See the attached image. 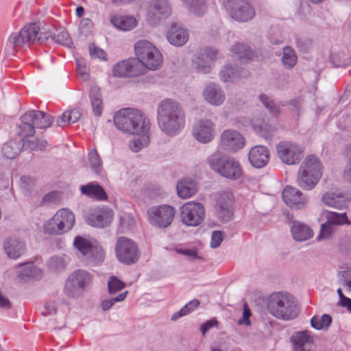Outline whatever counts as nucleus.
Segmentation results:
<instances>
[{"mask_svg": "<svg viewBox=\"0 0 351 351\" xmlns=\"http://www.w3.org/2000/svg\"><path fill=\"white\" fill-rule=\"evenodd\" d=\"M158 123L168 136L178 134L185 126V113L179 103L171 99L162 100L157 109Z\"/></svg>", "mask_w": 351, "mask_h": 351, "instance_id": "f257e3e1", "label": "nucleus"}, {"mask_svg": "<svg viewBox=\"0 0 351 351\" xmlns=\"http://www.w3.org/2000/svg\"><path fill=\"white\" fill-rule=\"evenodd\" d=\"M114 123L118 130L133 135L148 132L150 128L149 121L144 114L140 110L130 108L117 112Z\"/></svg>", "mask_w": 351, "mask_h": 351, "instance_id": "f03ea898", "label": "nucleus"}, {"mask_svg": "<svg viewBox=\"0 0 351 351\" xmlns=\"http://www.w3.org/2000/svg\"><path fill=\"white\" fill-rule=\"evenodd\" d=\"M48 38L49 34L40 32L38 24L32 23L24 27L19 32L12 33L8 39L5 49L18 50L23 47H29L34 43L43 44Z\"/></svg>", "mask_w": 351, "mask_h": 351, "instance_id": "7ed1b4c3", "label": "nucleus"}, {"mask_svg": "<svg viewBox=\"0 0 351 351\" xmlns=\"http://www.w3.org/2000/svg\"><path fill=\"white\" fill-rule=\"evenodd\" d=\"M267 308L274 317L285 320L295 318L299 313L294 298L280 293H274L270 295L267 301Z\"/></svg>", "mask_w": 351, "mask_h": 351, "instance_id": "20e7f679", "label": "nucleus"}, {"mask_svg": "<svg viewBox=\"0 0 351 351\" xmlns=\"http://www.w3.org/2000/svg\"><path fill=\"white\" fill-rule=\"evenodd\" d=\"M54 121L53 117L40 110H29L21 117L17 134L22 138L32 136L35 134V128L46 129Z\"/></svg>", "mask_w": 351, "mask_h": 351, "instance_id": "39448f33", "label": "nucleus"}, {"mask_svg": "<svg viewBox=\"0 0 351 351\" xmlns=\"http://www.w3.org/2000/svg\"><path fill=\"white\" fill-rule=\"evenodd\" d=\"M322 174L319 159L313 155L308 156L300 166L297 178L299 186L311 190L317 184Z\"/></svg>", "mask_w": 351, "mask_h": 351, "instance_id": "423d86ee", "label": "nucleus"}, {"mask_svg": "<svg viewBox=\"0 0 351 351\" xmlns=\"http://www.w3.org/2000/svg\"><path fill=\"white\" fill-rule=\"evenodd\" d=\"M212 170L230 180L240 178L242 169L238 161L233 158L215 152L207 160Z\"/></svg>", "mask_w": 351, "mask_h": 351, "instance_id": "0eeeda50", "label": "nucleus"}, {"mask_svg": "<svg viewBox=\"0 0 351 351\" xmlns=\"http://www.w3.org/2000/svg\"><path fill=\"white\" fill-rule=\"evenodd\" d=\"M136 60H139L144 66V73L147 69L157 70L162 63V56L160 51L147 40H139L134 45Z\"/></svg>", "mask_w": 351, "mask_h": 351, "instance_id": "6e6552de", "label": "nucleus"}, {"mask_svg": "<svg viewBox=\"0 0 351 351\" xmlns=\"http://www.w3.org/2000/svg\"><path fill=\"white\" fill-rule=\"evenodd\" d=\"M223 6L234 20L245 23L252 20L256 11L248 0H224Z\"/></svg>", "mask_w": 351, "mask_h": 351, "instance_id": "1a4fd4ad", "label": "nucleus"}, {"mask_svg": "<svg viewBox=\"0 0 351 351\" xmlns=\"http://www.w3.org/2000/svg\"><path fill=\"white\" fill-rule=\"evenodd\" d=\"M92 278L87 271L79 269L71 274L64 286V293L69 298H77L91 283Z\"/></svg>", "mask_w": 351, "mask_h": 351, "instance_id": "9d476101", "label": "nucleus"}, {"mask_svg": "<svg viewBox=\"0 0 351 351\" xmlns=\"http://www.w3.org/2000/svg\"><path fill=\"white\" fill-rule=\"evenodd\" d=\"M115 251L119 261L127 265L136 263L140 257L137 245L126 237L118 239Z\"/></svg>", "mask_w": 351, "mask_h": 351, "instance_id": "9b49d317", "label": "nucleus"}, {"mask_svg": "<svg viewBox=\"0 0 351 351\" xmlns=\"http://www.w3.org/2000/svg\"><path fill=\"white\" fill-rule=\"evenodd\" d=\"M182 222L189 226H197L205 218V208L199 202L191 201L180 207Z\"/></svg>", "mask_w": 351, "mask_h": 351, "instance_id": "f8f14e48", "label": "nucleus"}, {"mask_svg": "<svg viewBox=\"0 0 351 351\" xmlns=\"http://www.w3.org/2000/svg\"><path fill=\"white\" fill-rule=\"evenodd\" d=\"M279 158L288 165L298 164L304 156L303 148L291 141H282L276 145Z\"/></svg>", "mask_w": 351, "mask_h": 351, "instance_id": "ddd939ff", "label": "nucleus"}, {"mask_svg": "<svg viewBox=\"0 0 351 351\" xmlns=\"http://www.w3.org/2000/svg\"><path fill=\"white\" fill-rule=\"evenodd\" d=\"M176 210L173 206L161 205L153 206L147 210L150 223L158 228L169 226L175 217Z\"/></svg>", "mask_w": 351, "mask_h": 351, "instance_id": "4468645a", "label": "nucleus"}, {"mask_svg": "<svg viewBox=\"0 0 351 351\" xmlns=\"http://www.w3.org/2000/svg\"><path fill=\"white\" fill-rule=\"evenodd\" d=\"M171 14V5L167 0H152L147 10V21L152 25L159 23Z\"/></svg>", "mask_w": 351, "mask_h": 351, "instance_id": "2eb2a0df", "label": "nucleus"}, {"mask_svg": "<svg viewBox=\"0 0 351 351\" xmlns=\"http://www.w3.org/2000/svg\"><path fill=\"white\" fill-rule=\"evenodd\" d=\"M113 73L119 77L138 76L144 73V66L135 58H129L117 63L113 67Z\"/></svg>", "mask_w": 351, "mask_h": 351, "instance_id": "dca6fc26", "label": "nucleus"}, {"mask_svg": "<svg viewBox=\"0 0 351 351\" xmlns=\"http://www.w3.org/2000/svg\"><path fill=\"white\" fill-rule=\"evenodd\" d=\"M234 195L230 191L219 193L216 202V215L223 222H228L233 217Z\"/></svg>", "mask_w": 351, "mask_h": 351, "instance_id": "f3484780", "label": "nucleus"}, {"mask_svg": "<svg viewBox=\"0 0 351 351\" xmlns=\"http://www.w3.org/2000/svg\"><path fill=\"white\" fill-rule=\"evenodd\" d=\"M193 135L198 142L208 143L216 135L215 124L208 119H199L193 126Z\"/></svg>", "mask_w": 351, "mask_h": 351, "instance_id": "a211bd4d", "label": "nucleus"}, {"mask_svg": "<svg viewBox=\"0 0 351 351\" xmlns=\"http://www.w3.org/2000/svg\"><path fill=\"white\" fill-rule=\"evenodd\" d=\"M245 143V138L237 130H226L220 136V147L226 152H236L241 149Z\"/></svg>", "mask_w": 351, "mask_h": 351, "instance_id": "6ab92c4d", "label": "nucleus"}, {"mask_svg": "<svg viewBox=\"0 0 351 351\" xmlns=\"http://www.w3.org/2000/svg\"><path fill=\"white\" fill-rule=\"evenodd\" d=\"M285 203L291 208L301 209L307 202V197L297 188L287 186L282 192Z\"/></svg>", "mask_w": 351, "mask_h": 351, "instance_id": "aec40b11", "label": "nucleus"}, {"mask_svg": "<svg viewBox=\"0 0 351 351\" xmlns=\"http://www.w3.org/2000/svg\"><path fill=\"white\" fill-rule=\"evenodd\" d=\"M113 211L106 207L95 209L86 217L88 224L96 228H104L111 223Z\"/></svg>", "mask_w": 351, "mask_h": 351, "instance_id": "412c9836", "label": "nucleus"}, {"mask_svg": "<svg viewBox=\"0 0 351 351\" xmlns=\"http://www.w3.org/2000/svg\"><path fill=\"white\" fill-rule=\"evenodd\" d=\"M323 202L337 209L346 208L351 201V193L342 192H326L322 196Z\"/></svg>", "mask_w": 351, "mask_h": 351, "instance_id": "4be33fe9", "label": "nucleus"}, {"mask_svg": "<svg viewBox=\"0 0 351 351\" xmlns=\"http://www.w3.org/2000/svg\"><path fill=\"white\" fill-rule=\"evenodd\" d=\"M291 341L293 343L294 351H311L314 339L308 330L295 332Z\"/></svg>", "mask_w": 351, "mask_h": 351, "instance_id": "5701e85b", "label": "nucleus"}, {"mask_svg": "<svg viewBox=\"0 0 351 351\" xmlns=\"http://www.w3.org/2000/svg\"><path fill=\"white\" fill-rule=\"evenodd\" d=\"M248 158L252 166L262 168L269 162V152L265 146L256 145L250 150Z\"/></svg>", "mask_w": 351, "mask_h": 351, "instance_id": "b1692460", "label": "nucleus"}, {"mask_svg": "<svg viewBox=\"0 0 351 351\" xmlns=\"http://www.w3.org/2000/svg\"><path fill=\"white\" fill-rule=\"evenodd\" d=\"M166 37L168 41L175 46L184 45L189 39V33L186 29L179 24H173L168 29Z\"/></svg>", "mask_w": 351, "mask_h": 351, "instance_id": "393cba45", "label": "nucleus"}, {"mask_svg": "<svg viewBox=\"0 0 351 351\" xmlns=\"http://www.w3.org/2000/svg\"><path fill=\"white\" fill-rule=\"evenodd\" d=\"M204 97L209 104L214 106H220L225 100L223 91L218 86L213 83L208 84L204 88Z\"/></svg>", "mask_w": 351, "mask_h": 351, "instance_id": "a878e982", "label": "nucleus"}, {"mask_svg": "<svg viewBox=\"0 0 351 351\" xmlns=\"http://www.w3.org/2000/svg\"><path fill=\"white\" fill-rule=\"evenodd\" d=\"M252 125L256 133L265 139L271 138L278 130L276 125L269 124L263 119L252 121Z\"/></svg>", "mask_w": 351, "mask_h": 351, "instance_id": "bb28decb", "label": "nucleus"}, {"mask_svg": "<svg viewBox=\"0 0 351 351\" xmlns=\"http://www.w3.org/2000/svg\"><path fill=\"white\" fill-rule=\"evenodd\" d=\"M4 250L11 258H18L25 252V244L16 238H9L4 243Z\"/></svg>", "mask_w": 351, "mask_h": 351, "instance_id": "cd10ccee", "label": "nucleus"}, {"mask_svg": "<svg viewBox=\"0 0 351 351\" xmlns=\"http://www.w3.org/2000/svg\"><path fill=\"white\" fill-rule=\"evenodd\" d=\"M80 191L84 195L99 200H106L108 198L104 189L96 182L82 185L80 186Z\"/></svg>", "mask_w": 351, "mask_h": 351, "instance_id": "c85d7f7f", "label": "nucleus"}, {"mask_svg": "<svg viewBox=\"0 0 351 351\" xmlns=\"http://www.w3.org/2000/svg\"><path fill=\"white\" fill-rule=\"evenodd\" d=\"M291 232L293 239L298 241H306L313 236V230L306 224L294 221L291 228Z\"/></svg>", "mask_w": 351, "mask_h": 351, "instance_id": "c756f323", "label": "nucleus"}, {"mask_svg": "<svg viewBox=\"0 0 351 351\" xmlns=\"http://www.w3.org/2000/svg\"><path fill=\"white\" fill-rule=\"evenodd\" d=\"M197 191L196 183L191 179H183L177 184V193L179 197L187 199Z\"/></svg>", "mask_w": 351, "mask_h": 351, "instance_id": "7c9ffc66", "label": "nucleus"}, {"mask_svg": "<svg viewBox=\"0 0 351 351\" xmlns=\"http://www.w3.org/2000/svg\"><path fill=\"white\" fill-rule=\"evenodd\" d=\"M112 24L122 31H130L137 25L136 19L131 16H114L111 19Z\"/></svg>", "mask_w": 351, "mask_h": 351, "instance_id": "2f4dec72", "label": "nucleus"}, {"mask_svg": "<svg viewBox=\"0 0 351 351\" xmlns=\"http://www.w3.org/2000/svg\"><path fill=\"white\" fill-rule=\"evenodd\" d=\"M321 219L326 220L328 223L334 226L350 223L346 213H338L336 212L323 210L321 213Z\"/></svg>", "mask_w": 351, "mask_h": 351, "instance_id": "473e14b6", "label": "nucleus"}, {"mask_svg": "<svg viewBox=\"0 0 351 351\" xmlns=\"http://www.w3.org/2000/svg\"><path fill=\"white\" fill-rule=\"evenodd\" d=\"M104 258L105 254L101 246L95 243L82 260L91 265H97L104 261Z\"/></svg>", "mask_w": 351, "mask_h": 351, "instance_id": "72a5a7b5", "label": "nucleus"}, {"mask_svg": "<svg viewBox=\"0 0 351 351\" xmlns=\"http://www.w3.org/2000/svg\"><path fill=\"white\" fill-rule=\"evenodd\" d=\"M56 218L59 220L62 228L68 232L73 227L75 223V215L68 208L60 209L56 213Z\"/></svg>", "mask_w": 351, "mask_h": 351, "instance_id": "f704fd0d", "label": "nucleus"}, {"mask_svg": "<svg viewBox=\"0 0 351 351\" xmlns=\"http://www.w3.org/2000/svg\"><path fill=\"white\" fill-rule=\"evenodd\" d=\"M23 146L22 141L11 140L3 145L2 153L6 158L14 159L21 152Z\"/></svg>", "mask_w": 351, "mask_h": 351, "instance_id": "c9c22d12", "label": "nucleus"}, {"mask_svg": "<svg viewBox=\"0 0 351 351\" xmlns=\"http://www.w3.org/2000/svg\"><path fill=\"white\" fill-rule=\"evenodd\" d=\"M19 267L21 268L18 271L17 276L19 278L24 280L28 278L38 279L42 276L41 270L32 264H20Z\"/></svg>", "mask_w": 351, "mask_h": 351, "instance_id": "e433bc0d", "label": "nucleus"}, {"mask_svg": "<svg viewBox=\"0 0 351 351\" xmlns=\"http://www.w3.org/2000/svg\"><path fill=\"white\" fill-rule=\"evenodd\" d=\"M90 99L95 115L100 116L103 111L102 100L100 90L98 88L94 87L90 93Z\"/></svg>", "mask_w": 351, "mask_h": 351, "instance_id": "4c0bfd02", "label": "nucleus"}, {"mask_svg": "<svg viewBox=\"0 0 351 351\" xmlns=\"http://www.w3.org/2000/svg\"><path fill=\"white\" fill-rule=\"evenodd\" d=\"M44 230L45 233L52 235H59L66 232L64 228H62L56 214L44 224Z\"/></svg>", "mask_w": 351, "mask_h": 351, "instance_id": "58836bf2", "label": "nucleus"}, {"mask_svg": "<svg viewBox=\"0 0 351 351\" xmlns=\"http://www.w3.org/2000/svg\"><path fill=\"white\" fill-rule=\"evenodd\" d=\"M188 10L197 15H203L207 10L206 0H184L183 1Z\"/></svg>", "mask_w": 351, "mask_h": 351, "instance_id": "ea45409f", "label": "nucleus"}, {"mask_svg": "<svg viewBox=\"0 0 351 351\" xmlns=\"http://www.w3.org/2000/svg\"><path fill=\"white\" fill-rule=\"evenodd\" d=\"M232 53L240 60H243L244 58L246 59H252L253 57V51L251 49L245 44L243 43H237L234 44L231 47Z\"/></svg>", "mask_w": 351, "mask_h": 351, "instance_id": "a19ab883", "label": "nucleus"}, {"mask_svg": "<svg viewBox=\"0 0 351 351\" xmlns=\"http://www.w3.org/2000/svg\"><path fill=\"white\" fill-rule=\"evenodd\" d=\"M95 244L80 236L76 237L73 242V246L80 254V257L82 259L91 250Z\"/></svg>", "mask_w": 351, "mask_h": 351, "instance_id": "79ce46f5", "label": "nucleus"}, {"mask_svg": "<svg viewBox=\"0 0 351 351\" xmlns=\"http://www.w3.org/2000/svg\"><path fill=\"white\" fill-rule=\"evenodd\" d=\"M282 62L287 69H291L295 65L297 56L295 51L291 47L287 46L283 48Z\"/></svg>", "mask_w": 351, "mask_h": 351, "instance_id": "37998d69", "label": "nucleus"}, {"mask_svg": "<svg viewBox=\"0 0 351 351\" xmlns=\"http://www.w3.org/2000/svg\"><path fill=\"white\" fill-rule=\"evenodd\" d=\"M66 265L67 261L65 256H53L47 261L48 269L55 273L64 271Z\"/></svg>", "mask_w": 351, "mask_h": 351, "instance_id": "c03bdc74", "label": "nucleus"}, {"mask_svg": "<svg viewBox=\"0 0 351 351\" xmlns=\"http://www.w3.org/2000/svg\"><path fill=\"white\" fill-rule=\"evenodd\" d=\"M133 140L130 141V148L134 152H138L144 147L148 145L149 143V137L148 132H142L140 135H136Z\"/></svg>", "mask_w": 351, "mask_h": 351, "instance_id": "a18cd8bd", "label": "nucleus"}, {"mask_svg": "<svg viewBox=\"0 0 351 351\" xmlns=\"http://www.w3.org/2000/svg\"><path fill=\"white\" fill-rule=\"evenodd\" d=\"M219 75L221 80L224 82H232L234 80L241 76L238 68L233 67L229 64L224 65Z\"/></svg>", "mask_w": 351, "mask_h": 351, "instance_id": "49530a36", "label": "nucleus"}, {"mask_svg": "<svg viewBox=\"0 0 351 351\" xmlns=\"http://www.w3.org/2000/svg\"><path fill=\"white\" fill-rule=\"evenodd\" d=\"M260 101L264 107L274 117H278L281 113L279 106L274 99L265 94H261L258 97Z\"/></svg>", "mask_w": 351, "mask_h": 351, "instance_id": "de8ad7c7", "label": "nucleus"}, {"mask_svg": "<svg viewBox=\"0 0 351 351\" xmlns=\"http://www.w3.org/2000/svg\"><path fill=\"white\" fill-rule=\"evenodd\" d=\"M332 322V317L328 314H324L321 317L314 316L311 319V325L317 330L327 329Z\"/></svg>", "mask_w": 351, "mask_h": 351, "instance_id": "09e8293b", "label": "nucleus"}, {"mask_svg": "<svg viewBox=\"0 0 351 351\" xmlns=\"http://www.w3.org/2000/svg\"><path fill=\"white\" fill-rule=\"evenodd\" d=\"M199 305V301L198 300H193L186 304L183 308L179 311L175 313L172 317L171 320H177L180 317L188 315L193 311H194Z\"/></svg>", "mask_w": 351, "mask_h": 351, "instance_id": "8fccbe9b", "label": "nucleus"}, {"mask_svg": "<svg viewBox=\"0 0 351 351\" xmlns=\"http://www.w3.org/2000/svg\"><path fill=\"white\" fill-rule=\"evenodd\" d=\"M88 160L93 171L96 173H100L102 169V162L96 149H93L88 153Z\"/></svg>", "mask_w": 351, "mask_h": 351, "instance_id": "3c124183", "label": "nucleus"}, {"mask_svg": "<svg viewBox=\"0 0 351 351\" xmlns=\"http://www.w3.org/2000/svg\"><path fill=\"white\" fill-rule=\"evenodd\" d=\"M51 38L52 40L56 43L64 46L69 47L72 45V40L69 33L64 29L60 30L57 34H54L53 36H51Z\"/></svg>", "mask_w": 351, "mask_h": 351, "instance_id": "603ef678", "label": "nucleus"}, {"mask_svg": "<svg viewBox=\"0 0 351 351\" xmlns=\"http://www.w3.org/2000/svg\"><path fill=\"white\" fill-rule=\"evenodd\" d=\"M125 284L115 276H111L108 282V289L110 295H113L125 288Z\"/></svg>", "mask_w": 351, "mask_h": 351, "instance_id": "864d4df0", "label": "nucleus"}, {"mask_svg": "<svg viewBox=\"0 0 351 351\" xmlns=\"http://www.w3.org/2000/svg\"><path fill=\"white\" fill-rule=\"evenodd\" d=\"M128 293V291L119 293L117 296L110 299L104 300L101 304V308L104 311L109 310L116 302L123 301Z\"/></svg>", "mask_w": 351, "mask_h": 351, "instance_id": "5fc2aeb1", "label": "nucleus"}, {"mask_svg": "<svg viewBox=\"0 0 351 351\" xmlns=\"http://www.w3.org/2000/svg\"><path fill=\"white\" fill-rule=\"evenodd\" d=\"M334 226L328 223L326 221L322 224L320 234L318 236L317 239L319 240L323 239H328L331 234L334 232Z\"/></svg>", "mask_w": 351, "mask_h": 351, "instance_id": "6e6d98bb", "label": "nucleus"}, {"mask_svg": "<svg viewBox=\"0 0 351 351\" xmlns=\"http://www.w3.org/2000/svg\"><path fill=\"white\" fill-rule=\"evenodd\" d=\"M303 103V98L297 97L289 101L288 104L293 107L294 112L297 116H299L302 111Z\"/></svg>", "mask_w": 351, "mask_h": 351, "instance_id": "4d7b16f0", "label": "nucleus"}, {"mask_svg": "<svg viewBox=\"0 0 351 351\" xmlns=\"http://www.w3.org/2000/svg\"><path fill=\"white\" fill-rule=\"evenodd\" d=\"M27 145L32 150H43L47 147V142L45 140L35 139L27 141Z\"/></svg>", "mask_w": 351, "mask_h": 351, "instance_id": "13d9d810", "label": "nucleus"}, {"mask_svg": "<svg viewBox=\"0 0 351 351\" xmlns=\"http://www.w3.org/2000/svg\"><path fill=\"white\" fill-rule=\"evenodd\" d=\"M195 64L199 71L204 73H208L210 71V66L208 61H204V58L200 56L195 60Z\"/></svg>", "mask_w": 351, "mask_h": 351, "instance_id": "bf43d9fd", "label": "nucleus"}, {"mask_svg": "<svg viewBox=\"0 0 351 351\" xmlns=\"http://www.w3.org/2000/svg\"><path fill=\"white\" fill-rule=\"evenodd\" d=\"M343 54H335L331 56V62L337 67H345L346 66L349 61L344 58Z\"/></svg>", "mask_w": 351, "mask_h": 351, "instance_id": "052dcab7", "label": "nucleus"}, {"mask_svg": "<svg viewBox=\"0 0 351 351\" xmlns=\"http://www.w3.org/2000/svg\"><path fill=\"white\" fill-rule=\"evenodd\" d=\"M201 56L204 58H206L209 60H214L219 57V51L213 47H206L204 49V51L201 53Z\"/></svg>", "mask_w": 351, "mask_h": 351, "instance_id": "680f3d73", "label": "nucleus"}, {"mask_svg": "<svg viewBox=\"0 0 351 351\" xmlns=\"http://www.w3.org/2000/svg\"><path fill=\"white\" fill-rule=\"evenodd\" d=\"M89 53L92 58L106 60V52L94 45H90L89 46Z\"/></svg>", "mask_w": 351, "mask_h": 351, "instance_id": "e2e57ef3", "label": "nucleus"}, {"mask_svg": "<svg viewBox=\"0 0 351 351\" xmlns=\"http://www.w3.org/2000/svg\"><path fill=\"white\" fill-rule=\"evenodd\" d=\"M223 241V232L221 231L215 230L212 233L210 247L216 248L219 247Z\"/></svg>", "mask_w": 351, "mask_h": 351, "instance_id": "0e129e2a", "label": "nucleus"}, {"mask_svg": "<svg viewBox=\"0 0 351 351\" xmlns=\"http://www.w3.org/2000/svg\"><path fill=\"white\" fill-rule=\"evenodd\" d=\"M70 112L69 110L65 111L56 121V125L59 127H64L66 125H68L71 123H73L71 122V117L70 116Z\"/></svg>", "mask_w": 351, "mask_h": 351, "instance_id": "69168bd1", "label": "nucleus"}, {"mask_svg": "<svg viewBox=\"0 0 351 351\" xmlns=\"http://www.w3.org/2000/svg\"><path fill=\"white\" fill-rule=\"evenodd\" d=\"M251 316V311L250 309L248 308L247 304H245L243 306V317L241 319H240L238 321L239 325H246L250 326V317Z\"/></svg>", "mask_w": 351, "mask_h": 351, "instance_id": "338daca9", "label": "nucleus"}, {"mask_svg": "<svg viewBox=\"0 0 351 351\" xmlns=\"http://www.w3.org/2000/svg\"><path fill=\"white\" fill-rule=\"evenodd\" d=\"M77 71L80 75H81L84 80H87L88 79V69L86 68V64L81 60H77Z\"/></svg>", "mask_w": 351, "mask_h": 351, "instance_id": "774afa93", "label": "nucleus"}]
</instances>
